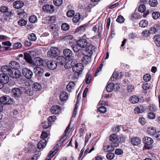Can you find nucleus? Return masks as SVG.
Listing matches in <instances>:
<instances>
[{"label":"nucleus","mask_w":160,"mask_h":160,"mask_svg":"<svg viewBox=\"0 0 160 160\" xmlns=\"http://www.w3.org/2000/svg\"><path fill=\"white\" fill-rule=\"evenodd\" d=\"M149 109L150 111L153 112H155L157 110L156 107L154 105H150L149 107Z\"/></svg>","instance_id":"0e129e2a"},{"label":"nucleus","mask_w":160,"mask_h":160,"mask_svg":"<svg viewBox=\"0 0 160 160\" xmlns=\"http://www.w3.org/2000/svg\"><path fill=\"white\" fill-rule=\"evenodd\" d=\"M57 62L55 61L50 60L47 62V65L48 68L51 70H54L57 67Z\"/></svg>","instance_id":"9b49d317"},{"label":"nucleus","mask_w":160,"mask_h":160,"mask_svg":"<svg viewBox=\"0 0 160 160\" xmlns=\"http://www.w3.org/2000/svg\"><path fill=\"white\" fill-rule=\"evenodd\" d=\"M88 25V24L86 23L79 26L76 28L75 30V32H78L79 33H82V32H84L86 30V29L87 28Z\"/></svg>","instance_id":"f3484780"},{"label":"nucleus","mask_w":160,"mask_h":160,"mask_svg":"<svg viewBox=\"0 0 160 160\" xmlns=\"http://www.w3.org/2000/svg\"><path fill=\"white\" fill-rule=\"evenodd\" d=\"M24 58L28 63H30V55L29 53L25 52L24 53Z\"/></svg>","instance_id":"c03bdc74"},{"label":"nucleus","mask_w":160,"mask_h":160,"mask_svg":"<svg viewBox=\"0 0 160 160\" xmlns=\"http://www.w3.org/2000/svg\"><path fill=\"white\" fill-rule=\"evenodd\" d=\"M114 84L113 82H110L107 85L106 90L108 92H112L114 89Z\"/></svg>","instance_id":"7c9ffc66"},{"label":"nucleus","mask_w":160,"mask_h":160,"mask_svg":"<svg viewBox=\"0 0 160 160\" xmlns=\"http://www.w3.org/2000/svg\"><path fill=\"white\" fill-rule=\"evenodd\" d=\"M12 99L8 96H5L0 98V102L3 104H10L12 102Z\"/></svg>","instance_id":"20e7f679"},{"label":"nucleus","mask_w":160,"mask_h":160,"mask_svg":"<svg viewBox=\"0 0 160 160\" xmlns=\"http://www.w3.org/2000/svg\"><path fill=\"white\" fill-rule=\"evenodd\" d=\"M77 43L80 48H85L88 44L87 40L83 37L79 38L77 41Z\"/></svg>","instance_id":"6e6552de"},{"label":"nucleus","mask_w":160,"mask_h":160,"mask_svg":"<svg viewBox=\"0 0 160 160\" xmlns=\"http://www.w3.org/2000/svg\"><path fill=\"white\" fill-rule=\"evenodd\" d=\"M114 157V154L112 152L108 153L106 155V158L108 160H112L113 158Z\"/></svg>","instance_id":"13d9d810"},{"label":"nucleus","mask_w":160,"mask_h":160,"mask_svg":"<svg viewBox=\"0 0 160 160\" xmlns=\"http://www.w3.org/2000/svg\"><path fill=\"white\" fill-rule=\"evenodd\" d=\"M138 121L142 125H144L146 123L145 119L143 118H139Z\"/></svg>","instance_id":"338daca9"},{"label":"nucleus","mask_w":160,"mask_h":160,"mask_svg":"<svg viewBox=\"0 0 160 160\" xmlns=\"http://www.w3.org/2000/svg\"><path fill=\"white\" fill-rule=\"evenodd\" d=\"M7 74L3 72L2 73L0 74V82L5 83H7L9 80V78L7 75Z\"/></svg>","instance_id":"f8f14e48"},{"label":"nucleus","mask_w":160,"mask_h":160,"mask_svg":"<svg viewBox=\"0 0 160 160\" xmlns=\"http://www.w3.org/2000/svg\"><path fill=\"white\" fill-rule=\"evenodd\" d=\"M0 11L1 12L3 13L7 12L8 11V8L6 6H2L0 8Z\"/></svg>","instance_id":"bf43d9fd"},{"label":"nucleus","mask_w":160,"mask_h":160,"mask_svg":"<svg viewBox=\"0 0 160 160\" xmlns=\"http://www.w3.org/2000/svg\"><path fill=\"white\" fill-rule=\"evenodd\" d=\"M120 127H122V126L117 125L116 126L113 127L112 130L115 132H118L120 130Z\"/></svg>","instance_id":"052dcab7"},{"label":"nucleus","mask_w":160,"mask_h":160,"mask_svg":"<svg viewBox=\"0 0 160 160\" xmlns=\"http://www.w3.org/2000/svg\"><path fill=\"white\" fill-rule=\"evenodd\" d=\"M107 109L104 106H102L99 107L98 110L99 112L101 113H104L106 112Z\"/></svg>","instance_id":"79ce46f5"},{"label":"nucleus","mask_w":160,"mask_h":160,"mask_svg":"<svg viewBox=\"0 0 160 160\" xmlns=\"http://www.w3.org/2000/svg\"><path fill=\"white\" fill-rule=\"evenodd\" d=\"M160 14L158 12H155L152 14V16L153 18L154 19H157L160 16Z\"/></svg>","instance_id":"de8ad7c7"},{"label":"nucleus","mask_w":160,"mask_h":160,"mask_svg":"<svg viewBox=\"0 0 160 160\" xmlns=\"http://www.w3.org/2000/svg\"><path fill=\"white\" fill-rule=\"evenodd\" d=\"M47 142L44 138L42 139L38 142L37 147L38 149H43L45 148L47 145Z\"/></svg>","instance_id":"4468645a"},{"label":"nucleus","mask_w":160,"mask_h":160,"mask_svg":"<svg viewBox=\"0 0 160 160\" xmlns=\"http://www.w3.org/2000/svg\"><path fill=\"white\" fill-rule=\"evenodd\" d=\"M75 84L73 82H69L67 86V88L68 90H70L72 89L75 86Z\"/></svg>","instance_id":"864d4df0"},{"label":"nucleus","mask_w":160,"mask_h":160,"mask_svg":"<svg viewBox=\"0 0 160 160\" xmlns=\"http://www.w3.org/2000/svg\"><path fill=\"white\" fill-rule=\"evenodd\" d=\"M8 66L10 68L16 70H17L20 67L19 64L15 61L10 62Z\"/></svg>","instance_id":"dca6fc26"},{"label":"nucleus","mask_w":160,"mask_h":160,"mask_svg":"<svg viewBox=\"0 0 160 160\" xmlns=\"http://www.w3.org/2000/svg\"><path fill=\"white\" fill-rule=\"evenodd\" d=\"M58 58L59 60V62L60 64V65H63L66 62V58L63 56H59Z\"/></svg>","instance_id":"4c0bfd02"},{"label":"nucleus","mask_w":160,"mask_h":160,"mask_svg":"<svg viewBox=\"0 0 160 160\" xmlns=\"http://www.w3.org/2000/svg\"><path fill=\"white\" fill-rule=\"evenodd\" d=\"M148 118L150 119H153L155 118V115L152 112H150L148 113Z\"/></svg>","instance_id":"69168bd1"},{"label":"nucleus","mask_w":160,"mask_h":160,"mask_svg":"<svg viewBox=\"0 0 160 160\" xmlns=\"http://www.w3.org/2000/svg\"><path fill=\"white\" fill-rule=\"evenodd\" d=\"M41 88V85L38 83L36 82L32 86V88L34 90L38 91L40 90Z\"/></svg>","instance_id":"72a5a7b5"},{"label":"nucleus","mask_w":160,"mask_h":160,"mask_svg":"<svg viewBox=\"0 0 160 160\" xmlns=\"http://www.w3.org/2000/svg\"><path fill=\"white\" fill-rule=\"evenodd\" d=\"M22 47V44L20 42L15 43L13 45V48L15 49H19Z\"/></svg>","instance_id":"3c124183"},{"label":"nucleus","mask_w":160,"mask_h":160,"mask_svg":"<svg viewBox=\"0 0 160 160\" xmlns=\"http://www.w3.org/2000/svg\"><path fill=\"white\" fill-rule=\"evenodd\" d=\"M146 9V7L144 4H141L139 6L138 8V11L140 12H143Z\"/></svg>","instance_id":"603ef678"},{"label":"nucleus","mask_w":160,"mask_h":160,"mask_svg":"<svg viewBox=\"0 0 160 160\" xmlns=\"http://www.w3.org/2000/svg\"><path fill=\"white\" fill-rule=\"evenodd\" d=\"M109 140L111 142V144L115 147L119 146V141L118 139V136L116 134H112L109 136Z\"/></svg>","instance_id":"7ed1b4c3"},{"label":"nucleus","mask_w":160,"mask_h":160,"mask_svg":"<svg viewBox=\"0 0 160 160\" xmlns=\"http://www.w3.org/2000/svg\"><path fill=\"white\" fill-rule=\"evenodd\" d=\"M149 4L152 7H155L158 4L157 0H149Z\"/></svg>","instance_id":"37998d69"},{"label":"nucleus","mask_w":160,"mask_h":160,"mask_svg":"<svg viewBox=\"0 0 160 160\" xmlns=\"http://www.w3.org/2000/svg\"><path fill=\"white\" fill-rule=\"evenodd\" d=\"M92 56H90V54L88 55H85L82 58V62L85 64H87L90 60Z\"/></svg>","instance_id":"c756f323"},{"label":"nucleus","mask_w":160,"mask_h":160,"mask_svg":"<svg viewBox=\"0 0 160 160\" xmlns=\"http://www.w3.org/2000/svg\"><path fill=\"white\" fill-rule=\"evenodd\" d=\"M69 61L66 62L64 65V67L66 69L70 68L73 67L75 64V60L73 59H69Z\"/></svg>","instance_id":"ddd939ff"},{"label":"nucleus","mask_w":160,"mask_h":160,"mask_svg":"<svg viewBox=\"0 0 160 160\" xmlns=\"http://www.w3.org/2000/svg\"><path fill=\"white\" fill-rule=\"evenodd\" d=\"M129 100L132 104L137 103L139 101V97L136 95H132L130 97Z\"/></svg>","instance_id":"b1692460"},{"label":"nucleus","mask_w":160,"mask_h":160,"mask_svg":"<svg viewBox=\"0 0 160 160\" xmlns=\"http://www.w3.org/2000/svg\"><path fill=\"white\" fill-rule=\"evenodd\" d=\"M2 72L8 74L10 77L14 78H18L21 76V73L18 70H12L8 65H4L1 67Z\"/></svg>","instance_id":"f257e3e1"},{"label":"nucleus","mask_w":160,"mask_h":160,"mask_svg":"<svg viewBox=\"0 0 160 160\" xmlns=\"http://www.w3.org/2000/svg\"><path fill=\"white\" fill-rule=\"evenodd\" d=\"M114 146L112 145H111L103 146V148L105 152L112 151L114 150Z\"/></svg>","instance_id":"c85d7f7f"},{"label":"nucleus","mask_w":160,"mask_h":160,"mask_svg":"<svg viewBox=\"0 0 160 160\" xmlns=\"http://www.w3.org/2000/svg\"><path fill=\"white\" fill-rule=\"evenodd\" d=\"M58 144H57L54 148L55 149V150H54L53 151H50L49 153L48 154V157L50 158H52L54 156L57 152L59 150L58 149Z\"/></svg>","instance_id":"412c9836"},{"label":"nucleus","mask_w":160,"mask_h":160,"mask_svg":"<svg viewBox=\"0 0 160 160\" xmlns=\"http://www.w3.org/2000/svg\"><path fill=\"white\" fill-rule=\"evenodd\" d=\"M84 68V66L81 63H78L75 64L72 67L73 71L75 73H80L82 71Z\"/></svg>","instance_id":"1a4fd4ad"},{"label":"nucleus","mask_w":160,"mask_h":160,"mask_svg":"<svg viewBox=\"0 0 160 160\" xmlns=\"http://www.w3.org/2000/svg\"><path fill=\"white\" fill-rule=\"evenodd\" d=\"M143 143L147 145H150L152 144L153 141L152 138L148 137H145L142 139Z\"/></svg>","instance_id":"a211bd4d"},{"label":"nucleus","mask_w":160,"mask_h":160,"mask_svg":"<svg viewBox=\"0 0 160 160\" xmlns=\"http://www.w3.org/2000/svg\"><path fill=\"white\" fill-rule=\"evenodd\" d=\"M151 79V75L148 73L145 74L143 76V79L145 82H147L149 81Z\"/></svg>","instance_id":"58836bf2"},{"label":"nucleus","mask_w":160,"mask_h":160,"mask_svg":"<svg viewBox=\"0 0 160 160\" xmlns=\"http://www.w3.org/2000/svg\"><path fill=\"white\" fill-rule=\"evenodd\" d=\"M118 75L116 73H113L112 76L110 78L111 80L112 81H115L117 79Z\"/></svg>","instance_id":"680f3d73"},{"label":"nucleus","mask_w":160,"mask_h":160,"mask_svg":"<svg viewBox=\"0 0 160 160\" xmlns=\"http://www.w3.org/2000/svg\"><path fill=\"white\" fill-rule=\"evenodd\" d=\"M62 0H53V3L54 5L57 6H59L62 3Z\"/></svg>","instance_id":"8fccbe9b"},{"label":"nucleus","mask_w":160,"mask_h":160,"mask_svg":"<svg viewBox=\"0 0 160 160\" xmlns=\"http://www.w3.org/2000/svg\"><path fill=\"white\" fill-rule=\"evenodd\" d=\"M46 63V62L40 57H36L33 59L31 56V66L33 65V67L44 66Z\"/></svg>","instance_id":"f03ea898"},{"label":"nucleus","mask_w":160,"mask_h":160,"mask_svg":"<svg viewBox=\"0 0 160 160\" xmlns=\"http://www.w3.org/2000/svg\"><path fill=\"white\" fill-rule=\"evenodd\" d=\"M63 54L66 59H72L73 58V54L72 51L69 49H65L63 51Z\"/></svg>","instance_id":"39448f33"},{"label":"nucleus","mask_w":160,"mask_h":160,"mask_svg":"<svg viewBox=\"0 0 160 160\" xmlns=\"http://www.w3.org/2000/svg\"><path fill=\"white\" fill-rule=\"evenodd\" d=\"M30 79H27L25 80V86H26L25 87H23V88H25V92H26L27 94L29 95H30V90L29 89V87L30 86Z\"/></svg>","instance_id":"6ab92c4d"},{"label":"nucleus","mask_w":160,"mask_h":160,"mask_svg":"<svg viewBox=\"0 0 160 160\" xmlns=\"http://www.w3.org/2000/svg\"><path fill=\"white\" fill-rule=\"evenodd\" d=\"M80 18V15L78 13V14H76L74 16L72 19V21L74 22L77 23L79 21Z\"/></svg>","instance_id":"e433bc0d"},{"label":"nucleus","mask_w":160,"mask_h":160,"mask_svg":"<svg viewBox=\"0 0 160 160\" xmlns=\"http://www.w3.org/2000/svg\"><path fill=\"white\" fill-rule=\"evenodd\" d=\"M131 142L133 146H137L140 143V139L138 137H133L131 138Z\"/></svg>","instance_id":"4be33fe9"},{"label":"nucleus","mask_w":160,"mask_h":160,"mask_svg":"<svg viewBox=\"0 0 160 160\" xmlns=\"http://www.w3.org/2000/svg\"><path fill=\"white\" fill-rule=\"evenodd\" d=\"M75 12L72 10H68L67 13V15L68 17H72L74 16Z\"/></svg>","instance_id":"5fc2aeb1"},{"label":"nucleus","mask_w":160,"mask_h":160,"mask_svg":"<svg viewBox=\"0 0 160 160\" xmlns=\"http://www.w3.org/2000/svg\"><path fill=\"white\" fill-rule=\"evenodd\" d=\"M150 85L149 84L146 82L143 84L142 88L145 90H147L150 88Z\"/></svg>","instance_id":"4d7b16f0"},{"label":"nucleus","mask_w":160,"mask_h":160,"mask_svg":"<svg viewBox=\"0 0 160 160\" xmlns=\"http://www.w3.org/2000/svg\"><path fill=\"white\" fill-rule=\"evenodd\" d=\"M134 86L132 85L129 84L127 87V90L129 92H132L134 90Z\"/></svg>","instance_id":"774afa93"},{"label":"nucleus","mask_w":160,"mask_h":160,"mask_svg":"<svg viewBox=\"0 0 160 160\" xmlns=\"http://www.w3.org/2000/svg\"><path fill=\"white\" fill-rule=\"evenodd\" d=\"M147 131L149 134L154 137L157 132L155 129L152 127L148 128L147 129Z\"/></svg>","instance_id":"2f4dec72"},{"label":"nucleus","mask_w":160,"mask_h":160,"mask_svg":"<svg viewBox=\"0 0 160 160\" xmlns=\"http://www.w3.org/2000/svg\"><path fill=\"white\" fill-rule=\"evenodd\" d=\"M27 21L23 19L20 20L18 22V25L21 26H25L27 24Z\"/></svg>","instance_id":"09e8293b"},{"label":"nucleus","mask_w":160,"mask_h":160,"mask_svg":"<svg viewBox=\"0 0 160 160\" xmlns=\"http://www.w3.org/2000/svg\"><path fill=\"white\" fill-rule=\"evenodd\" d=\"M68 93L65 92H62L60 94L59 98L61 101H64L68 98Z\"/></svg>","instance_id":"a878e982"},{"label":"nucleus","mask_w":160,"mask_h":160,"mask_svg":"<svg viewBox=\"0 0 160 160\" xmlns=\"http://www.w3.org/2000/svg\"><path fill=\"white\" fill-rule=\"evenodd\" d=\"M159 27H160V24H158L154 27H151L148 31L150 33L152 34L153 33L155 34L157 32Z\"/></svg>","instance_id":"5701e85b"},{"label":"nucleus","mask_w":160,"mask_h":160,"mask_svg":"<svg viewBox=\"0 0 160 160\" xmlns=\"http://www.w3.org/2000/svg\"><path fill=\"white\" fill-rule=\"evenodd\" d=\"M125 19L123 17L122 15H119L118 16L116 21L120 23H122L124 22Z\"/></svg>","instance_id":"a19ab883"},{"label":"nucleus","mask_w":160,"mask_h":160,"mask_svg":"<svg viewBox=\"0 0 160 160\" xmlns=\"http://www.w3.org/2000/svg\"><path fill=\"white\" fill-rule=\"evenodd\" d=\"M91 79V76L89 73H87L86 76L85 80L86 83L87 84H88L90 83Z\"/></svg>","instance_id":"49530a36"},{"label":"nucleus","mask_w":160,"mask_h":160,"mask_svg":"<svg viewBox=\"0 0 160 160\" xmlns=\"http://www.w3.org/2000/svg\"><path fill=\"white\" fill-rule=\"evenodd\" d=\"M86 46V51L88 52L89 54H90V56H92V51L93 50V47H94L92 44H88Z\"/></svg>","instance_id":"393cba45"},{"label":"nucleus","mask_w":160,"mask_h":160,"mask_svg":"<svg viewBox=\"0 0 160 160\" xmlns=\"http://www.w3.org/2000/svg\"><path fill=\"white\" fill-rule=\"evenodd\" d=\"M48 57L53 58H55L58 55V49L55 48H52L50 49L48 52Z\"/></svg>","instance_id":"423d86ee"},{"label":"nucleus","mask_w":160,"mask_h":160,"mask_svg":"<svg viewBox=\"0 0 160 160\" xmlns=\"http://www.w3.org/2000/svg\"><path fill=\"white\" fill-rule=\"evenodd\" d=\"M69 25L67 23H63L61 26L62 29L64 31L68 30L69 28Z\"/></svg>","instance_id":"a18cd8bd"},{"label":"nucleus","mask_w":160,"mask_h":160,"mask_svg":"<svg viewBox=\"0 0 160 160\" xmlns=\"http://www.w3.org/2000/svg\"><path fill=\"white\" fill-rule=\"evenodd\" d=\"M24 5L23 2L21 1H16L13 3V7L14 8L19 9L21 8Z\"/></svg>","instance_id":"aec40b11"},{"label":"nucleus","mask_w":160,"mask_h":160,"mask_svg":"<svg viewBox=\"0 0 160 160\" xmlns=\"http://www.w3.org/2000/svg\"><path fill=\"white\" fill-rule=\"evenodd\" d=\"M61 110V108L59 106L55 105L51 108V111L53 114H56L60 112Z\"/></svg>","instance_id":"2eb2a0df"},{"label":"nucleus","mask_w":160,"mask_h":160,"mask_svg":"<svg viewBox=\"0 0 160 160\" xmlns=\"http://www.w3.org/2000/svg\"><path fill=\"white\" fill-rule=\"evenodd\" d=\"M22 89H23L22 87L20 88H15L12 90V91L15 97H19L21 95Z\"/></svg>","instance_id":"9d476101"},{"label":"nucleus","mask_w":160,"mask_h":160,"mask_svg":"<svg viewBox=\"0 0 160 160\" xmlns=\"http://www.w3.org/2000/svg\"><path fill=\"white\" fill-rule=\"evenodd\" d=\"M51 122L50 121H49L48 120L43 122L42 123V127L45 129L48 128L51 126Z\"/></svg>","instance_id":"f704fd0d"},{"label":"nucleus","mask_w":160,"mask_h":160,"mask_svg":"<svg viewBox=\"0 0 160 160\" xmlns=\"http://www.w3.org/2000/svg\"><path fill=\"white\" fill-rule=\"evenodd\" d=\"M60 28L56 24H52L50 26V32H52V31H54L56 30H58Z\"/></svg>","instance_id":"ea45409f"},{"label":"nucleus","mask_w":160,"mask_h":160,"mask_svg":"<svg viewBox=\"0 0 160 160\" xmlns=\"http://www.w3.org/2000/svg\"><path fill=\"white\" fill-rule=\"evenodd\" d=\"M42 9L44 12L49 13H53L55 11L54 7L52 5L47 4L42 7Z\"/></svg>","instance_id":"0eeeda50"},{"label":"nucleus","mask_w":160,"mask_h":160,"mask_svg":"<svg viewBox=\"0 0 160 160\" xmlns=\"http://www.w3.org/2000/svg\"><path fill=\"white\" fill-rule=\"evenodd\" d=\"M22 72L23 75L27 79H30V71L27 68H24L23 69Z\"/></svg>","instance_id":"bb28decb"},{"label":"nucleus","mask_w":160,"mask_h":160,"mask_svg":"<svg viewBox=\"0 0 160 160\" xmlns=\"http://www.w3.org/2000/svg\"><path fill=\"white\" fill-rule=\"evenodd\" d=\"M72 48L75 52H77L80 49V48L78 45H77L76 44L72 46Z\"/></svg>","instance_id":"6e6d98bb"},{"label":"nucleus","mask_w":160,"mask_h":160,"mask_svg":"<svg viewBox=\"0 0 160 160\" xmlns=\"http://www.w3.org/2000/svg\"><path fill=\"white\" fill-rule=\"evenodd\" d=\"M153 39L156 45L158 47H160V35H155L153 37Z\"/></svg>","instance_id":"cd10ccee"},{"label":"nucleus","mask_w":160,"mask_h":160,"mask_svg":"<svg viewBox=\"0 0 160 160\" xmlns=\"http://www.w3.org/2000/svg\"><path fill=\"white\" fill-rule=\"evenodd\" d=\"M37 21V18L35 15L31 16V23H35Z\"/></svg>","instance_id":"e2e57ef3"},{"label":"nucleus","mask_w":160,"mask_h":160,"mask_svg":"<svg viewBox=\"0 0 160 160\" xmlns=\"http://www.w3.org/2000/svg\"><path fill=\"white\" fill-rule=\"evenodd\" d=\"M144 110V108L142 106L138 107L134 109V112L136 114L142 113Z\"/></svg>","instance_id":"473e14b6"},{"label":"nucleus","mask_w":160,"mask_h":160,"mask_svg":"<svg viewBox=\"0 0 160 160\" xmlns=\"http://www.w3.org/2000/svg\"><path fill=\"white\" fill-rule=\"evenodd\" d=\"M148 22L147 20H143L140 21L139 25L142 28H145L148 26Z\"/></svg>","instance_id":"c9c22d12"}]
</instances>
